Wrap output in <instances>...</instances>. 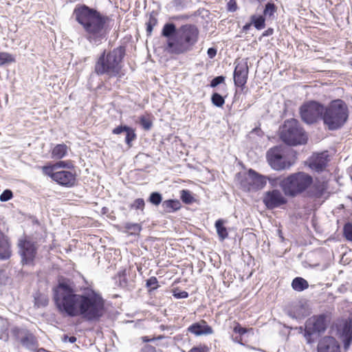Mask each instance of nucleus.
I'll list each match as a JSON object with an SVG mask.
<instances>
[{"label": "nucleus", "mask_w": 352, "mask_h": 352, "mask_svg": "<svg viewBox=\"0 0 352 352\" xmlns=\"http://www.w3.org/2000/svg\"><path fill=\"white\" fill-rule=\"evenodd\" d=\"M56 307L68 316H81L87 321H98L104 313V301L100 294L90 289L77 294L67 283H60L54 289Z\"/></svg>", "instance_id": "obj_1"}, {"label": "nucleus", "mask_w": 352, "mask_h": 352, "mask_svg": "<svg viewBox=\"0 0 352 352\" xmlns=\"http://www.w3.org/2000/svg\"><path fill=\"white\" fill-rule=\"evenodd\" d=\"M73 16L83 28L85 37L91 44L99 45L102 41L107 39V31L105 26L109 20V16L85 4L76 5Z\"/></svg>", "instance_id": "obj_2"}, {"label": "nucleus", "mask_w": 352, "mask_h": 352, "mask_svg": "<svg viewBox=\"0 0 352 352\" xmlns=\"http://www.w3.org/2000/svg\"><path fill=\"white\" fill-rule=\"evenodd\" d=\"M199 30L191 24L182 25L176 34L168 39L165 50L171 54L180 55L192 51L197 43Z\"/></svg>", "instance_id": "obj_3"}, {"label": "nucleus", "mask_w": 352, "mask_h": 352, "mask_svg": "<svg viewBox=\"0 0 352 352\" xmlns=\"http://www.w3.org/2000/svg\"><path fill=\"white\" fill-rule=\"evenodd\" d=\"M124 56L125 48L122 46L108 52L104 50L96 59L94 72L98 76H107L109 78L120 76Z\"/></svg>", "instance_id": "obj_4"}, {"label": "nucleus", "mask_w": 352, "mask_h": 352, "mask_svg": "<svg viewBox=\"0 0 352 352\" xmlns=\"http://www.w3.org/2000/svg\"><path fill=\"white\" fill-rule=\"evenodd\" d=\"M348 118L347 105L340 99L333 100L324 107L322 121L329 130L335 131L340 129L346 123Z\"/></svg>", "instance_id": "obj_5"}, {"label": "nucleus", "mask_w": 352, "mask_h": 352, "mask_svg": "<svg viewBox=\"0 0 352 352\" xmlns=\"http://www.w3.org/2000/svg\"><path fill=\"white\" fill-rule=\"evenodd\" d=\"M312 182L311 176L298 172L281 179L279 185L286 196L294 197L307 190Z\"/></svg>", "instance_id": "obj_6"}, {"label": "nucleus", "mask_w": 352, "mask_h": 352, "mask_svg": "<svg viewBox=\"0 0 352 352\" xmlns=\"http://www.w3.org/2000/svg\"><path fill=\"white\" fill-rule=\"evenodd\" d=\"M279 131L280 138L288 145L304 144L308 139L299 122L294 118L286 120L280 127Z\"/></svg>", "instance_id": "obj_7"}, {"label": "nucleus", "mask_w": 352, "mask_h": 352, "mask_svg": "<svg viewBox=\"0 0 352 352\" xmlns=\"http://www.w3.org/2000/svg\"><path fill=\"white\" fill-rule=\"evenodd\" d=\"M330 319L328 314H322L313 316L306 320L304 336L308 344L314 342L312 336L320 335L326 331Z\"/></svg>", "instance_id": "obj_8"}, {"label": "nucleus", "mask_w": 352, "mask_h": 352, "mask_svg": "<svg viewBox=\"0 0 352 352\" xmlns=\"http://www.w3.org/2000/svg\"><path fill=\"white\" fill-rule=\"evenodd\" d=\"M324 106L315 100H310L303 103L299 113L302 120L308 124L316 123L319 120H322Z\"/></svg>", "instance_id": "obj_9"}, {"label": "nucleus", "mask_w": 352, "mask_h": 352, "mask_svg": "<svg viewBox=\"0 0 352 352\" xmlns=\"http://www.w3.org/2000/svg\"><path fill=\"white\" fill-rule=\"evenodd\" d=\"M10 333L14 340L30 351H34L38 347V341L34 335L25 328L13 327Z\"/></svg>", "instance_id": "obj_10"}, {"label": "nucleus", "mask_w": 352, "mask_h": 352, "mask_svg": "<svg viewBox=\"0 0 352 352\" xmlns=\"http://www.w3.org/2000/svg\"><path fill=\"white\" fill-rule=\"evenodd\" d=\"M267 183V178L252 169H250L241 181V187L245 191H256L262 189Z\"/></svg>", "instance_id": "obj_11"}, {"label": "nucleus", "mask_w": 352, "mask_h": 352, "mask_svg": "<svg viewBox=\"0 0 352 352\" xmlns=\"http://www.w3.org/2000/svg\"><path fill=\"white\" fill-rule=\"evenodd\" d=\"M18 248L23 265L32 263L37 252L35 243L25 238H21L19 239Z\"/></svg>", "instance_id": "obj_12"}, {"label": "nucleus", "mask_w": 352, "mask_h": 352, "mask_svg": "<svg viewBox=\"0 0 352 352\" xmlns=\"http://www.w3.org/2000/svg\"><path fill=\"white\" fill-rule=\"evenodd\" d=\"M267 159L270 166L276 170H284L291 166V164L283 155V150L278 146H275L267 151Z\"/></svg>", "instance_id": "obj_13"}, {"label": "nucleus", "mask_w": 352, "mask_h": 352, "mask_svg": "<svg viewBox=\"0 0 352 352\" xmlns=\"http://www.w3.org/2000/svg\"><path fill=\"white\" fill-rule=\"evenodd\" d=\"M235 68L234 71V83L235 86L243 87L247 82L249 68L247 61L235 62Z\"/></svg>", "instance_id": "obj_14"}, {"label": "nucleus", "mask_w": 352, "mask_h": 352, "mask_svg": "<svg viewBox=\"0 0 352 352\" xmlns=\"http://www.w3.org/2000/svg\"><path fill=\"white\" fill-rule=\"evenodd\" d=\"M263 203L268 209H274L287 203V199L278 190H273L265 193Z\"/></svg>", "instance_id": "obj_15"}, {"label": "nucleus", "mask_w": 352, "mask_h": 352, "mask_svg": "<svg viewBox=\"0 0 352 352\" xmlns=\"http://www.w3.org/2000/svg\"><path fill=\"white\" fill-rule=\"evenodd\" d=\"M52 179L59 185L65 187H72L76 184V174L69 170L56 171L52 176Z\"/></svg>", "instance_id": "obj_16"}, {"label": "nucleus", "mask_w": 352, "mask_h": 352, "mask_svg": "<svg viewBox=\"0 0 352 352\" xmlns=\"http://www.w3.org/2000/svg\"><path fill=\"white\" fill-rule=\"evenodd\" d=\"M318 352H340V345L331 336H324L318 342Z\"/></svg>", "instance_id": "obj_17"}, {"label": "nucleus", "mask_w": 352, "mask_h": 352, "mask_svg": "<svg viewBox=\"0 0 352 352\" xmlns=\"http://www.w3.org/2000/svg\"><path fill=\"white\" fill-rule=\"evenodd\" d=\"M338 331L344 349H348L352 342V318L346 320Z\"/></svg>", "instance_id": "obj_18"}, {"label": "nucleus", "mask_w": 352, "mask_h": 352, "mask_svg": "<svg viewBox=\"0 0 352 352\" xmlns=\"http://www.w3.org/2000/svg\"><path fill=\"white\" fill-rule=\"evenodd\" d=\"M187 330L196 336H208L213 333L212 328L204 320L192 324L188 327Z\"/></svg>", "instance_id": "obj_19"}, {"label": "nucleus", "mask_w": 352, "mask_h": 352, "mask_svg": "<svg viewBox=\"0 0 352 352\" xmlns=\"http://www.w3.org/2000/svg\"><path fill=\"white\" fill-rule=\"evenodd\" d=\"M329 161L327 151L317 154L310 162V167L316 172H322L326 168Z\"/></svg>", "instance_id": "obj_20"}, {"label": "nucleus", "mask_w": 352, "mask_h": 352, "mask_svg": "<svg viewBox=\"0 0 352 352\" xmlns=\"http://www.w3.org/2000/svg\"><path fill=\"white\" fill-rule=\"evenodd\" d=\"M327 190V184L324 182H316L309 190L308 196L314 198H322L324 197Z\"/></svg>", "instance_id": "obj_21"}, {"label": "nucleus", "mask_w": 352, "mask_h": 352, "mask_svg": "<svg viewBox=\"0 0 352 352\" xmlns=\"http://www.w3.org/2000/svg\"><path fill=\"white\" fill-rule=\"evenodd\" d=\"M123 132L126 133L125 142L129 147H131L132 141L136 138L135 131L131 127L126 125H120L112 131V133L116 135L120 134Z\"/></svg>", "instance_id": "obj_22"}, {"label": "nucleus", "mask_w": 352, "mask_h": 352, "mask_svg": "<svg viewBox=\"0 0 352 352\" xmlns=\"http://www.w3.org/2000/svg\"><path fill=\"white\" fill-rule=\"evenodd\" d=\"M12 254L10 243L8 238L0 232V260H7Z\"/></svg>", "instance_id": "obj_23"}, {"label": "nucleus", "mask_w": 352, "mask_h": 352, "mask_svg": "<svg viewBox=\"0 0 352 352\" xmlns=\"http://www.w3.org/2000/svg\"><path fill=\"white\" fill-rule=\"evenodd\" d=\"M182 205L177 199H168L162 203V213H172L180 209Z\"/></svg>", "instance_id": "obj_24"}, {"label": "nucleus", "mask_w": 352, "mask_h": 352, "mask_svg": "<svg viewBox=\"0 0 352 352\" xmlns=\"http://www.w3.org/2000/svg\"><path fill=\"white\" fill-rule=\"evenodd\" d=\"M292 287L295 291L302 292L309 287V283L302 277H296L292 280Z\"/></svg>", "instance_id": "obj_25"}, {"label": "nucleus", "mask_w": 352, "mask_h": 352, "mask_svg": "<svg viewBox=\"0 0 352 352\" xmlns=\"http://www.w3.org/2000/svg\"><path fill=\"white\" fill-rule=\"evenodd\" d=\"M67 153V146L65 144H59L55 146L52 151V156L55 159H62Z\"/></svg>", "instance_id": "obj_26"}, {"label": "nucleus", "mask_w": 352, "mask_h": 352, "mask_svg": "<svg viewBox=\"0 0 352 352\" xmlns=\"http://www.w3.org/2000/svg\"><path fill=\"white\" fill-rule=\"evenodd\" d=\"M177 30L178 29L176 28V26L174 23H167L163 27L162 35L170 39L176 34Z\"/></svg>", "instance_id": "obj_27"}, {"label": "nucleus", "mask_w": 352, "mask_h": 352, "mask_svg": "<svg viewBox=\"0 0 352 352\" xmlns=\"http://www.w3.org/2000/svg\"><path fill=\"white\" fill-rule=\"evenodd\" d=\"M9 322L6 319L0 318V340L7 342L9 339Z\"/></svg>", "instance_id": "obj_28"}, {"label": "nucleus", "mask_w": 352, "mask_h": 352, "mask_svg": "<svg viewBox=\"0 0 352 352\" xmlns=\"http://www.w3.org/2000/svg\"><path fill=\"white\" fill-rule=\"evenodd\" d=\"M16 62L15 56L6 52H0V67Z\"/></svg>", "instance_id": "obj_29"}, {"label": "nucleus", "mask_w": 352, "mask_h": 352, "mask_svg": "<svg viewBox=\"0 0 352 352\" xmlns=\"http://www.w3.org/2000/svg\"><path fill=\"white\" fill-rule=\"evenodd\" d=\"M125 229L124 232L129 233L130 234H138L142 230V226L137 223H125L123 226Z\"/></svg>", "instance_id": "obj_30"}, {"label": "nucleus", "mask_w": 352, "mask_h": 352, "mask_svg": "<svg viewBox=\"0 0 352 352\" xmlns=\"http://www.w3.org/2000/svg\"><path fill=\"white\" fill-rule=\"evenodd\" d=\"M250 21L254 28L258 30H262L265 27V19L264 16L253 14L250 17Z\"/></svg>", "instance_id": "obj_31"}, {"label": "nucleus", "mask_w": 352, "mask_h": 352, "mask_svg": "<svg viewBox=\"0 0 352 352\" xmlns=\"http://www.w3.org/2000/svg\"><path fill=\"white\" fill-rule=\"evenodd\" d=\"M224 221L222 219H218L215 222V228L219 239L223 241L228 236L226 228L223 226Z\"/></svg>", "instance_id": "obj_32"}, {"label": "nucleus", "mask_w": 352, "mask_h": 352, "mask_svg": "<svg viewBox=\"0 0 352 352\" xmlns=\"http://www.w3.org/2000/svg\"><path fill=\"white\" fill-rule=\"evenodd\" d=\"M130 209L140 210L142 214H144L145 201L142 198L135 199L129 206Z\"/></svg>", "instance_id": "obj_33"}, {"label": "nucleus", "mask_w": 352, "mask_h": 352, "mask_svg": "<svg viewBox=\"0 0 352 352\" xmlns=\"http://www.w3.org/2000/svg\"><path fill=\"white\" fill-rule=\"evenodd\" d=\"M148 201L155 206H159L163 202L162 195L158 192H153L150 194Z\"/></svg>", "instance_id": "obj_34"}, {"label": "nucleus", "mask_w": 352, "mask_h": 352, "mask_svg": "<svg viewBox=\"0 0 352 352\" xmlns=\"http://www.w3.org/2000/svg\"><path fill=\"white\" fill-rule=\"evenodd\" d=\"M157 18L153 14H151L149 16L148 21L146 22V32L147 35L150 36L152 33L153 28L157 25Z\"/></svg>", "instance_id": "obj_35"}, {"label": "nucleus", "mask_w": 352, "mask_h": 352, "mask_svg": "<svg viewBox=\"0 0 352 352\" xmlns=\"http://www.w3.org/2000/svg\"><path fill=\"white\" fill-rule=\"evenodd\" d=\"M211 101L212 103L217 107H221L225 103L224 98L217 92L212 94Z\"/></svg>", "instance_id": "obj_36"}, {"label": "nucleus", "mask_w": 352, "mask_h": 352, "mask_svg": "<svg viewBox=\"0 0 352 352\" xmlns=\"http://www.w3.org/2000/svg\"><path fill=\"white\" fill-rule=\"evenodd\" d=\"M47 298L42 294H38L34 297V304L37 307H45L48 305Z\"/></svg>", "instance_id": "obj_37"}, {"label": "nucleus", "mask_w": 352, "mask_h": 352, "mask_svg": "<svg viewBox=\"0 0 352 352\" xmlns=\"http://www.w3.org/2000/svg\"><path fill=\"white\" fill-rule=\"evenodd\" d=\"M146 287L148 289V292H152L158 288V281L155 276H151L146 280Z\"/></svg>", "instance_id": "obj_38"}, {"label": "nucleus", "mask_w": 352, "mask_h": 352, "mask_svg": "<svg viewBox=\"0 0 352 352\" xmlns=\"http://www.w3.org/2000/svg\"><path fill=\"white\" fill-rule=\"evenodd\" d=\"M276 12V7L273 3H267L265 5V9L263 10V14L265 16H272L274 13Z\"/></svg>", "instance_id": "obj_39"}, {"label": "nucleus", "mask_w": 352, "mask_h": 352, "mask_svg": "<svg viewBox=\"0 0 352 352\" xmlns=\"http://www.w3.org/2000/svg\"><path fill=\"white\" fill-rule=\"evenodd\" d=\"M181 199L186 204H190L193 202L194 198L192 196L190 191L187 190H183L181 192Z\"/></svg>", "instance_id": "obj_40"}, {"label": "nucleus", "mask_w": 352, "mask_h": 352, "mask_svg": "<svg viewBox=\"0 0 352 352\" xmlns=\"http://www.w3.org/2000/svg\"><path fill=\"white\" fill-rule=\"evenodd\" d=\"M344 235L349 241H352V224L346 223L344 226Z\"/></svg>", "instance_id": "obj_41"}, {"label": "nucleus", "mask_w": 352, "mask_h": 352, "mask_svg": "<svg viewBox=\"0 0 352 352\" xmlns=\"http://www.w3.org/2000/svg\"><path fill=\"white\" fill-rule=\"evenodd\" d=\"M140 123L142 127L146 131L150 130L152 126V122L144 116L140 118Z\"/></svg>", "instance_id": "obj_42"}, {"label": "nucleus", "mask_w": 352, "mask_h": 352, "mask_svg": "<svg viewBox=\"0 0 352 352\" xmlns=\"http://www.w3.org/2000/svg\"><path fill=\"white\" fill-rule=\"evenodd\" d=\"M12 197V192L9 189H6L0 195V201L5 202L11 199Z\"/></svg>", "instance_id": "obj_43"}, {"label": "nucleus", "mask_w": 352, "mask_h": 352, "mask_svg": "<svg viewBox=\"0 0 352 352\" xmlns=\"http://www.w3.org/2000/svg\"><path fill=\"white\" fill-rule=\"evenodd\" d=\"M57 170V168H55V164H53L52 166H44L43 167V173L50 176L52 179L53 175L55 173L54 170Z\"/></svg>", "instance_id": "obj_44"}, {"label": "nucleus", "mask_w": 352, "mask_h": 352, "mask_svg": "<svg viewBox=\"0 0 352 352\" xmlns=\"http://www.w3.org/2000/svg\"><path fill=\"white\" fill-rule=\"evenodd\" d=\"M140 352H163L162 349L146 344L140 350Z\"/></svg>", "instance_id": "obj_45"}, {"label": "nucleus", "mask_w": 352, "mask_h": 352, "mask_svg": "<svg viewBox=\"0 0 352 352\" xmlns=\"http://www.w3.org/2000/svg\"><path fill=\"white\" fill-rule=\"evenodd\" d=\"M55 164V168H70L73 167V164L70 161H59Z\"/></svg>", "instance_id": "obj_46"}, {"label": "nucleus", "mask_w": 352, "mask_h": 352, "mask_svg": "<svg viewBox=\"0 0 352 352\" xmlns=\"http://www.w3.org/2000/svg\"><path fill=\"white\" fill-rule=\"evenodd\" d=\"M225 80V77L223 76H219L214 78L210 82L211 87H216L217 85L223 83Z\"/></svg>", "instance_id": "obj_47"}, {"label": "nucleus", "mask_w": 352, "mask_h": 352, "mask_svg": "<svg viewBox=\"0 0 352 352\" xmlns=\"http://www.w3.org/2000/svg\"><path fill=\"white\" fill-rule=\"evenodd\" d=\"M233 331L236 333H239L240 336H242L247 333V329L242 327L239 323H236L233 328Z\"/></svg>", "instance_id": "obj_48"}, {"label": "nucleus", "mask_w": 352, "mask_h": 352, "mask_svg": "<svg viewBox=\"0 0 352 352\" xmlns=\"http://www.w3.org/2000/svg\"><path fill=\"white\" fill-rule=\"evenodd\" d=\"M119 283L122 287H127V280L126 278L125 272H123L122 274H119Z\"/></svg>", "instance_id": "obj_49"}, {"label": "nucleus", "mask_w": 352, "mask_h": 352, "mask_svg": "<svg viewBox=\"0 0 352 352\" xmlns=\"http://www.w3.org/2000/svg\"><path fill=\"white\" fill-rule=\"evenodd\" d=\"M173 296L177 299H182L188 298V294L186 291L174 292Z\"/></svg>", "instance_id": "obj_50"}, {"label": "nucleus", "mask_w": 352, "mask_h": 352, "mask_svg": "<svg viewBox=\"0 0 352 352\" xmlns=\"http://www.w3.org/2000/svg\"><path fill=\"white\" fill-rule=\"evenodd\" d=\"M237 9V5L235 0H230L228 3V10L230 12H234Z\"/></svg>", "instance_id": "obj_51"}, {"label": "nucleus", "mask_w": 352, "mask_h": 352, "mask_svg": "<svg viewBox=\"0 0 352 352\" xmlns=\"http://www.w3.org/2000/svg\"><path fill=\"white\" fill-rule=\"evenodd\" d=\"M217 49L214 47H210L207 51V54L210 58H213L217 55Z\"/></svg>", "instance_id": "obj_52"}, {"label": "nucleus", "mask_w": 352, "mask_h": 352, "mask_svg": "<svg viewBox=\"0 0 352 352\" xmlns=\"http://www.w3.org/2000/svg\"><path fill=\"white\" fill-rule=\"evenodd\" d=\"M76 340L75 336H68L67 335H64L63 338V341L65 342H69L70 343H74Z\"/></svg>", "instance_id": "obj_53"}, {"label": "nucleus", "mask_w": 352, "mask_h": 352, "mask_svg": "<svg viewBox=\"0 0 352 352\" xmlns=\"http://www.w3.org/2000/svg\"><path fill=\"white\" fill-rule=\"evenodd\" d=\"M206 347L205 346H194L188 352H206Z\"/></svg>", "instance_id": "obj_54"}, {"label": "nucleus", "mask_w": 352, "mask_h": 352, "mask_svg": "<svg viewBox=\"0 0 352 352\" xmlns=\"http://www.w3.org/2000/svg\"><path fill=\"white\" fill-rule=\"evenodd\" d=\"M273 33H274V29L270 28L263 32L262 36H263V37L269 36L272 35Z\"/></svg>", "instance_id": "obj_55"}, {"label": "nucleus", "mask_w": 352, "mask_h": 352, "mask_svg": "<svg viewBox=\"0 0 352 352\" xmlns=\"http://www.w3.org/2000/svg\"><path fill=\"white\" fill-rule=\"evenodd\" d=\"M142 340L144 342H148L155 340V338H149L148 336H144L142 338Z\"/></svg>", "instance_id": "obj_56"}, {"label": "nucleus", "mask_w": 352, "mask_h": 352, "mask_svg": "<svg viewBox=\"0 0 352 352\" xmlns=\"http://www.w3.org/2000/svg\"><path fill=\"white\" fill-rule=\"evenodd\" d=\"M252 25V22L250 21V23H246L243 27V32H247L251 27V25Z\"/></svg>", "instance_id": "obj_57"}, {"label": "nucleus", "mask_w": 352, "mask_h": 352, "mask_svg": "<svg viewBox=\"0 0 352 352\" xmlns=\"http://www.w3.org/2000/svg\"><path fill=\"white\" fill-rule=\"evenodd\" d=\"M233 340L236 342H238L241 344H242V342H241V337H236L235 338H233Z\"/></svg>", "instance_id": "obj_58"}, {"label": "nucleus", "mask_w": 352, "mask_h": 352, "mask_svg": "<svg viewBox=\"0 0 352 352\" xmlns=\"http://www.w3.org/2000/svg\"><path fill=\"white\" fill-rule=\"evenodd\" d=\"M36 352H49V351H47V350L41 348V349H39Z\"/></svg>", "instance_id": "obj_59"}, {"label": "nucleus", "mask_w": 352, "mask_h": 352, "mask_svg": "<svg viewBox=\"0 0 352 352\" xmlns=\"http://www.w3.org/2000/svg\"><path fill=\"white\" fill-rule=\"evenodd\" d=\"M278 234H279V236L281 238L282 240H283V236H282V232L280 230H278Z\"/></svg>", "instance_id": "obj_60"}]
</instances>
